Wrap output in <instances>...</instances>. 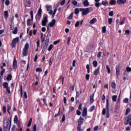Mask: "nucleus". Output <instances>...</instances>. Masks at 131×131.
<instances>
[{
	"label": "nucleus",
	"instance_id": "1",
	"mask_svg": "<svg viewBox=\"0 0 131 131\" xmlns=\"http://www.w3.org/2000/svg\"><path fill=\"white\" fill-rule=\"evenodd\" d=\"M28 49H29V43H27L23 50V57H26L28 55Z\"/></svg>",
	"mask_w": 131,
	"mask_h": 131
},
{
	"label": "nucleus",
	"instance_id": "2",
	"mask_svg": "<svg viewBox=\"0 0 131 131\" xmlns=\"http://www.w3.org/2000/svg\"><path fill=\"white\" fill-rule=\"evenodd\" d=\"M83 120H84V119L83 118H81V117H80V118L78 120V126H77V129L78 131H83L82 129L81 128V126H80L82 125V124H83Z\"/></svg>",
	"mask_w": 131,
	"mask_h": 131
},
{
	"label": "nucleus",
	"instance_id": "3",
	"mask_svg": "<svg viewBox=\"0 0 131 131\" xmlns=\"http://www.w3.org/2000/svg\"><path fill=\"white\" fill-rule=\"evenodd\" d=\"M79 11L82 12V16H86L89 13H91L92 11H90V8H79Z\"/></svg>",
	"mask_w": 131,
	"mask_h": 131
},
{
	"label": "nucleus",
	"instance_id": "4",
	"mask_svg": "<svg viewBox=\"0 0 131 131\" xmlns=\"http://www.w3.org/2000/svg\"><path fill=\"white\" fill-rule=\"evenodd\" d=\"M19 41H20V39L19 38V37L13 38L11 43L12 48H16V45H17V43H18Z\"/></svg>",
	"mask_w": 131,
	"mask_h": 131
},
{
	"label": "nucleus",
	"instance_id": "5",
	"mask_svg": "<svg viewBox=\"0 0 131 131\" xmlns=\"http://www.w3.org/2000/svg\"><path fill=\"white\" fill-rule=\"evenodd\" d=\"M50 42V38L49 36H47L46 39L45 41L42 50H44L46 51L47 50V48H48V46H49V43Z\"/></svg>",
	"mask_w": 131,
	"mask_h": 131
},
{
	"label": "nucleus",
	"instance_id": "6",
	"mask_svg": "<svg viewBox=\"0 0 131 131\" xmlns=\"http://www.w3.org/2000/svg\"><path fill=\"white\" fill-rule=\"evenodd\" d=\"M9 128H11V125L12 124V117H10V119H7L6 122L5 123L4 126L9 127Z\"/></svg>",
	"mask_w": 131,
	"mask_h": 131
},
{
	"label": "nucleus",
	"instance_id": "7",
	"mask_svg": "<svg viewBox=\"0 0 131 131\" xmlns=\"http://www.w3.org/2000/svg\"><path fill=\"white\" fill-rule=\"evenodd\" d=\"M110 117V113L109 112V101L108 98L106 99V118Z\"/></svg>",
	"mask_w": 131,
	"mask_h": 131
},
{
	"label": "nucleus",
	"instance_id": "8",
	"mask_svg": "<svg viewBox=\"0 0 131 131\" xmlns=\"http://www.w3.org/2000/svg\"><path fill=\"white\" fill-rule=\"evenodd\" d=\"M131 121V114L128 115L127 117H126L125 121L124 122V124L125 125H127Z\"/></svg>",
	"mask_w": 131,
	"mask_h": 131
},
{
	"label": "nucleus",
	"instance_id": "9",
	"mask_svg": "<svg viewBox=\"0 0 131 131\" xmlns=\"http://www.w3.org/2000/svg\"><path fill=\"white\" fill-rule=\"evenodd\" d=\"M24 6L25 8H30L31 7V2L30 1V0L25 1Z\"/></svg>",
	"mask_w": 131,
	"mask_h": 131
},
{
	"label": "nucleus",
	"instance_id": "10",
	"mask_svg": "<svg viewBox=\"0 0 131 131\" xmlns=\"http://www.w3.org/2000/svg\"><path fill=\"white\" fill-rule=\"evenodd\" d=\"M17 59H16L15 57H14L13 61V69H14V70H16V69H17Z\"/></svg>",
	"mask_w": 131,
	"mask_h": 131
},
{
	"label": "nucleus",
	"instance_id": "11",
	"mask_svg": "<svg viewBox=\"0 0 131 131\" xmlns=\"http://www.w3.org/2000/svg\"><path fill=\"white\" fill-rule=\"evenodd\" d=\"M82 116L83 117H85L86 116H88V108L84 107L83 110V111L82 112Z\"/></svg>",
	"mask_w": 131,
	"mask_h": 131
},
{
	"label": "nucleus",
	"instance_id": "12",
	"mask_svg": "<svg viewBox=\"0 0 131 131\" xmlns=\"http://www.w3.org/2000/svg\"><path fill=\"white\" fill-rule=\"evenodd\" d=\"M48 23V16H45L42 20V26H46Z\"/></svg>",
	"mask_w": 131,
	"mask_h": 131
},
{
	"label": "nucleus",
	"instance_id": "13",
	"mask_svg": "<svg viewBox=\"0 0 131 131\" xmlns=\"http://www.w3.org/2000/svg\"><path fill=\"white\" fill-rule=\"evenodd\" d=\"M116 76L117 78H118V77L119 76L120 74V67H116Z\"/></svg>",
	"mask_w": 131,
	"mask_h": 131
},
{
	"label": "nucleus",
	"instance_id": "14",
	"mask_svg": "<svg viewBox=\"0 0 131 131\" xmlns=\"http://www.w3.org/2000/svg\"><path fill=\"white\" fill-rule=\"evenodd\" d=\"M98 74H100V67H98V68L94 71L93 74L94 76H98Z\"/></svg>",
	"mask_w": 131,
	"mask_h": 131
},
{
	"label": "nucleus",
	"instance_id": "15",
	"mask_svg": "<svg viewBox=\"0 0 131 131\" xmlns=\"http://www.w3.org/2000/svg\"><path fill=\"white\" fill-rule=\"evenodd\" d=\"M55 24H56V19H53L51 22L49 23V26L50 27H53Z\"/></svg>",
	"mask_w": 131,
	"mask_h": 131
},
{
	"label": "nucleus",
	"instance_id": "16",
	"mask_svg": "<svg viewBox=\"0 0 131 131\" xmlns=\"http://www.w3.org/2000/svg\"><path fill=\"white\" fill-rule=\"evenodd\" d=\"M118 5H124L126 3V0H117Z\"/></svg>",
	"mask_w": 131,
	"mask_h": 131
},
{
	"label": "nucleus",
	"instance_id": "17",
	"mask_svg": "<svg viewBox=\"0 0 131 131\" xmlns=\"http://www.w3.org/2000/svg\"><path fill=\"white\" fill-rule=\"evenodd\" d=\"M56 12H57V9H55L53 12V10H50V11H49L48 13L50 15H52V16H54L55 15H56Z\"/></svg>",
	"mask_w": 131,
	"mask_h": 131
},
{
	"label": "nucleus",
	"instance_id": "18",
	"mask_svg": "<svg viewBox=\"0 0 131 131\" xmlns=\"http://www.w3.org/2000/svg\"><path fill=\"white\" fill-rule=\"evenodd\" d=\"M33 20H32L30 18H29L27 20V26H30L32 24V21Z\"/></svg>",
	"mask_w": 131,
	"mask_h": 131
},
{
	"label": "nucleus",
	"instance_id": "19",
	"mask_svg": "<svg viewBox=\"0 0 131 131\" xmlns=\"http://www.w3.org/2000/svg\"><path fill=\"white\" fill-rule=\"evenodd\" d=\"M8 17H9V11H5L4 12V18L6 20H7Z\"/></svg>",
	"mask_w": 131,
	"mask_h": 131
},
{
	"label": "nucleus",
	"instance_id": "20",
	"mask_svg": "<svg viewBox=\"0 0 131 131\" xmlns=\"http://www.w3.org/2000/svg\"><path fill=\"white\" fill-rule=\"evenodd\" d=\"M84 2H83V5L84 7H89L90 6V3H89V0H84Z\"/></svg>",
	"mask_w": 131,
	"mask_h": 131
},
{
	"label": "nucleus",
	"instance_id": "21",
	"mask_svg": "<svg viewBox=\"0 0 131 131\" xmlns=\"http://www.w3.org/2000/svg\"><path fill=\"white\" fill-rule=\"evenodd\" d=\"M41 13H42V10H41V7L39 8L37 12V15L40 18L41 17Z\"/></svg>",
	"mask_w": 131,
	"mask_h": 131
},
{
	"label": "nucleus",
	"instance_id": "22",
	"mask_svg": "<svg viewBox=\"0 0 131 131\" xmlns=\"http://www.w3.org/2000/svg\"><path fill=\"white\" fill-rule=\"evenodd\" d=\"M96 22H97V18L96 17H94L90 20V24H95Z\"/></svg>",
	"mask_w": 131,
	"mask_h": 131
},
{
	"label": "nucleus",
	"instance_id": "23",
	"mask_svg": "<svg viewBox=\"0 0 131 131\" xmlns=\"http://www.w3.org/2000/svg\"><path fill=\"white\" fill-rule=\"evenodd\" d=\"M53 61H54V56H51L49 59V66H52V64H53Z\"/></svg>",
	"mask_w": 131,
	"mask_h": 131
},
{
	"label": "nucleus",
	"instance_id": "24",
	"mask_svg": "<svg viewBox=\"0 0 131 131\" xmlns=\"http://www.w3.org/2000/svg\"><path fill=\"white\" fill-rule=\"evenodd\" d=\"M110 5H111V6H114L115 5H116V1L110 0Z\"/></svg>",
	"mask_w": 131,
	"mask_h": 131
},
{
	"label": "nucleus",
	"instance_id": "25",
	"mask_svg": "<svg viewBox=\"0 0 131 131\" xmlns=\"http://www.w3.org/2000/svg\"><path fill=\"white\" fill-rule=\"evenodd\" d=\"M3 86L4 89H7V88H9V83L7 82H5L3 84Z\"/></svg>",
	"mask_w": 131,
	"mask_h": 131
},
{
	"label": "nucleus",
	"instance_id": "26",
	"mask_svg": "<svg viewBox=\"0 0 131 131\" xmlns=\"http://www.w3.org/2000/svg\"><path fill=\"white\" fill-rule=\"evenodd\" d=\"M106 69L107 71L108 74H110V73H111V70L110 69V67L108 64L106 66Z\"/></svg>",
	"mask_w": 131,
	"mask_h": 131
},
{
	"label": "nucleus",
	"instance_id": "27",
	"mask_svg": "<svg viewBox=\"0 0 131 131\" xmlns=\"http://www.w3.org/2000/svg\"><path fill=\"white\" fill-rule=\"evenodd\" d=\"M60 111H61V107H59L58 113L56 114L54 116V118H56V117H59V116H60Z\"/></svg>",
	"mask_w": 131,
	"mask_h": 131
},
{
	"label": "nucleus",
	"instance_id": "28",
	"mask_svg": "<svg viewBox=\"0 0 131 131\" xmlns=\"http://www.w3.org/2000/svg\"><path fill=\"white\" fill-rule=\"evenodd\" d=\"M94 96H95V94L90 96V103H91V104L94 103Z\"/></svg>",
	"mask_w": 131,
	"mask_h": 131
},
{
	"label": "nucleus",
	"instance_id": "29",
	"mask_svg": "<svg viewBox=\"0 0 131 131\" xmlns=\"http://www.w3.org/2000/svg\"><path fill=\"white\" fill-rule=\"evenodd\" d=\"M12 33L13 34H17V33H18V27H15L14 28V30L13 31H12Z\"/></svg>",
	"mask_w": 131,
	"mask_h": 131
},
{
	"label": "nucleus",
	"instance_id": "30",
	"mask_svg": "<svg viewBox=\"0 0 131 131\" xmlns=\"http://www.w3.org/2000/svg\"><path fill=\"white\" fill-rule=\"evenodd\" d=\"M46 8L47 12H51V11H52V10H51V9L52 8V6L47 5Z\"/></svg>",
	"mask_w": 131,
	"mask_h": 131
},
{
	"label": "nucleus",
	"instance_id": "31",
	"mask_svg": "<svg viewBox=\"0 0 131 131\" xmlns=\"http://www.w3.org/2000/svg\"><path fill=\"white\" fill-rule=\"evenodd\" d=\"M11 107L10 104L7 105V112L10 115L11 114V112H10V110H11Z\"/></svg>",
	"mask_w": 131,
	"mask_h": 131
},
{
	"label": "nucleus",
	"instance_id": "32",
	"mask_svg": "<svg viewBox=\"0 0 131 131\" xmlns=\"http://www.w3.org/2000/svg\"><path fill=\"white\" fill-rule=\"evenodd\" d=\"M107 32V30L106 29V26H104L102 28V33H106Z\"/></svg>",
	"mask_w": 131,
	"mask_h": 131
},
{
	"label": "nucleus",
	"instance_id": "33",
	"mask_svg": "<svg viewBox=\"0 0 131 131\" xmlns=\"http://www.w3.org/2000/svg\"><path fill=\"white\" fill-rule=\"evenodd\" d=\"M12 74H9L7 76V80L8 81H10L11 80H12Z\"/></svg>",
	"mask_w": 131,
	"mask_h": 131
},
{
	"label": "nucleus",
	"instance_id": "34",
	"mask_svg": "<svg viewBox=\"0 0 131 131\" xmlns=\"http://www.w3.org/2000/svg\"><path fill=\"white\" fill-rule=\"evenodd\" d=\"M111 86L112 89H115V88H116V83H115L114 81L111 83Z\"/></svg>",
	"mask_w": 131,
	"mask_h": 131
},
{
	"label": "nucleus",
	"instance_id": "35",
	"mask_svg": "<svg viewBox=\"0 0 131 131\" xmlns=\"http://www.w3.org/2000/svg\"><path fill=\"white\" fill-rule=\"evenodd\" d=\"M32 118H31L30 119V120H29V121L28 124H27V126H28L29 127L30 126H31V124H32Z\"/></svg>",
	"mask_w": 131,
	"mask_h": 131
},
{
	"label": "nucleus",
	"instance_id": "36",
	"mask_svg": "<svg viewBox=\"0 0 131 131\" xmlns=\"http://www.w3.org/2000/svg\"><path fill=\"white\" fill-rule=\"evenodd\" d=\"M92 64L94 67H97L98 66V61L97 60H94Z\"/></svg>",
	"mask_w": 131,
	"mask_h": 131
},
{
	"label": "nucleus",
	"instance_id": "37",
	"mask_svg": "<svg viewBox=\"0 0 131 131\" xmlns=\"http://www.w3.org/2000/svg\"><path fill=\"white\" fill-rule=\"evenodd\" d=\"M95 105L92 106L90 108V109H89L90 112H93L94 111V110H95Z\"/></svg>",
	"mask_w": 131,
	"mask_h": 131
},
{
	"label": "nucleus",
	"instance_id": "38",
	"mask_svg": "<svg viewBox=\"0 0 131 131\" xmlns=\"http://www.w3.org/2000/svg\"><path fill=\"white\" fill-rule=\"evenodd\" d=\"M112 100L113 102H116V100H117V96L114 95L112 96Z\"/></svg>",
	"mask_w": 131,
	"mask_h": 131
},
{
	"label": "nucleus",
	"instance_id": "39",
	"mask_svg": "<svg viewBox=\"0 0 131 131\" xmlns=\"http://www.w3.org/2000/svg\"><path fill=\"white\" fill-rule=\"evenodd\" d=\"M129 112H130V108L129 107H128L126 110L125 115H128Z\"/></svg>",
	"mask_w": 131,
	"mask_h": 131
},
{
	"label": "nucleus",
	"instance_id": "40",
	"mask_svg": "<svg viewBox=\"0 0 131 131\" xmlns=\"http://www.w3.org/2000/svg\"><path fill=\"white\" fill-rule=\"evenodd\" d=\"M101 4L99 2H96L95 3V6L96 8H100V6H101Z\"/></svg>",
	"mask_w": 131,
	"mask_h": 131
},
{
	"label": "nucleus",
	"instance_id": "41",
	"mask_svg": "<svg viewBox=\"0 0 131 131\" xmlns=\"http://www.w3.org/2000/svg\"><path fill=\"white\" fill-rule=\"evenodd\" d=\"M79 11H80V10H79V9L76 8L75 9V15H78V14H79Z\"/></svg>",
	"mask_w": 131,
	"mask_h": 131
},
{
	"label": "nucleus",
	"instance_id": "42",
	"mask_svg": "<svg viewBox=\"0 0 131 131\" xmlns=\"http://www.w3.org/2000/svg\"><path fill=\"white\" fill-rule=\"evenodd\" d=\"M20 96L21 97H22V96H23V86H22V85H20Z\"/></svg>",
	"mask_w": 131,
	"mask_h": 131
},
{
	"label": "nucleus",
	"instance_id": "43",
	"mask_svg": "<svg viewBox=\"0 0 131 131\" xmlns=\"http://www.w3.org/2000/svg\"><path fill=\"white\" fill-rule=\"evenodd\" d=\"M36 72H42V69L40 68H37L36 69Z\"/></svg>",
	"mask_w": 131,
	"mask_h": 131
},
{
	"label": "nucleus",
	"instance_id": "44",
	"mask_svg": "<svg viewBox=\"0 0 131 131\" xmlns=\"http://www.w3.org/2000/svg\"><path fill=\"white\" fill-rule=\"evenodd\" d=\"M73 12L71 13L69 16L67 18L69 20H71L73 18Z\"/></svg>",
	"mask_w": 131,
	"mask_h": 131
},
{
	"label": "nucleus",
	"instance_id": "45",
	"mask_svg": "<svg viewBox=\"0 0 131 131\" xmlns=\"http://www.w3.org/2000/svg\"><path fill=\"white\" fill-rule=\"evenodd\" d=\"M71 36H69L67 40V45L69 46V44L70 43V41H71Z\"/></svg>",
	"mask_w": 131,
	"mask_h": 131
},
{
	"label": "nucleus",
	"instance_id": "46",
	"mask_svg": "<svg viewBox=\"0 0 131 131\" xmlns=\"http://www.w3.org/2000/svg\"><path fill=\"white\" fill-rule=\"evenodd\" d=\"M53 44H51L49 46V47L48 48V51L49 52H51V51H52V50L53 49Z\"/></svg>",
	"mask_w": 131,
	"mask_h": 131
},
{
	"label": "nucleus",
	"instance_id": "47",
	"mask_svg": "<svg viewBox=\"0 0 131 131\" xmlns=\"http://www.w3.org/2000/svg\"><path fill=\"white\" fill-rule=\"evenodd\" d=\"M17 121H18V116L15 115L14 119V123H17Z\"/></svg>",
	"mask_w": 131,
	"mask_h": 131
},
{
	"label": "nucleus",
	"instance_id": "48",
	"mask_svg": "<svg viewBox=\"0 0 131 131\" xmlns=\"http://www.w3.org/2000/svg\"><path fill=\"white\" fill-rule=\"evenodd\" d=\"M10 86L6 88V92H7V93H8V94L9 95H10V94H11V90H10Z\"/></svg>",
	"mask_w": 131,
	"mask_h": 131
},
{
	"label": "nucleus",
	"instance_id": "49",
	"mask_svg": "<svg viewBox=\"0 0 131 131\" xmlns=\"http://www.w3.org/2000/svg\"><path fill=\"white\" fill-rule=\"evenodd\" d=\"M3 113H7V107H6V106H4L3 107Z\"/></svg>",
	"mask_w": 131,
	"mask_h": 131
},
{
	"label": "nucleus",
	"instance_id": "50",
	"mask_svg": "<svg viewBox=\"0 0 131 131\" xmlns=\"http://www.w3.org/2000/svg\"><path fill=\"white\" fill-rule=\"evenodd\" d=\"M126 71H127V72H131V68L129 67H127L126 68Z\"/></svg>",
	"mask_w": 131,
	"mask_h": 131
},
{
	"label": "nucleus",
	"instance_id": "51",
	"mask_svg": "<svg viewBox=\"0 0 131 131\" xmlns=\"http://www.w3.org/2000/svg\"><path fill=\"white\" fill-rule=\"evenodd\" d=\"M101 5H102L103 6H108V2L102 1Z\"/></svg>",
	"mask_w": 131,
	"mask_h": 131
},
{
	"label": "nucleus",
	"instance_id": "52",
	"mask_svg": "<svg viewBox=\"0 0 131 131\" xmlns=\"http://www.w3.org/2000/svg\"><path fill=\"white\" fill-rule=\"evenodd\" d=\"M31 15V20H33V11L31 10L30 11Z\"/></svg>",
	"mask_w": 131,
	"mask_h": 131
},
{
	"label": "nucleus",
	"instance_id": "53",
	"mask_svg": "<svg viewBox=\"0 0 131 131\" xmlns=\"http://www.w3.org/2000/svg\"><path fill=\"white\" fill-rule=\"evenodd\" d=\"M40 40H39V39H38V40L36 42L37 43V48H39L40 47Z\"/></svg>",
	"mask_w": 131,
	"mask_h": 131
},
{
	"label": "nucleus",
	"instance_id": "54",
	"mask_svg": "<svg viewBox=\"0 0 131 131\" xmlns=\"http://www.w3.org/2000/svg\"><path fill=\"white\" fill-rule=\"evenodd\" d=\"M5 72H6V69H3L1 71L0 74L1 76H3V75H4V73H5Z\"/></svg>",
	"mask_w": 131,
	"mask_h": 131
},
{
	"label": "nucleus",
	"instance_id": "55",
	"mask_svg": "<svg viewBox=\"0 0 131 131\" xmlns=\"http://www.w3.org/2000/svg\"><path fill=\"white\" fill-rule=\"evenodd\" d=\"M70 111L71 112H73L74 111V107L71 106L69 108Z\"/></svg>",
	"mask_w": 131,
	"mask_h": 131
},
{
	"label": "nucleus",
	"instance_id": "56",
	"mask_svg": "<svg viewBox=\"0 0 131 131\" xmlns=\"http://www.w3.org/2000/svg\"><path fill=\"white\" fill-rule=\"evenodd\" d=\"M76 113H77V115H78V116H80V115H81V112H80V111L77 110L76 111Z\"/></svg>",
	"mask_w": 131,
	"mask_h": 131
},
{
	"label": "nucleus",
	"instance_id": "57",
	"mask_svg": "<svg viewBox=\"0 0 131 131\" xmlns=\"http://www.w3.org/2000/svg\"><path fill=\"white\" fill-rule=\"evenodd\" d=\"M108 15L111 17H112V16H113V15H114V11H110L108 13Z\"/></svg>",
	"mask_w": 131,
	"mask_h": 131
},
{
	"label": "nucleus",
	"instance_id": "58",
	"mask_svg": "<svg viewBox=\"0 0 131 131\" xmlns=\"http://www.w3.org/2000/svg\"><path fill=\"white\" fill-rule=\"evenodd\" d=\"M60 41H61V40L60 39H58L57 40L55 41L53 43L55 45H58V43H59L60 42Z\"/></svg>",
	"mask_w": 131,
	"mask_h": 131
},
{
	"label": "nucleus",
	"instance_id": "59",
	"mask_svg": "<svg viewBox=\"0 0 131 131\" xmlns=\"http://www.w3.org/2000/svg\"><path fill=\"white\" fill-rule=\"evenodd\" d=\"M72 4L74 5V6H77V2L75 0H74L72 2Z\"/></svg>",
	"mask_w": 131,
	"mask_h": 131
},
{
	"label": "nucleus",
	"instance_id": "60",
	"mask_svg": "<svg viewBox=\"0 0 131 131\" xmlns=\"http://www.w3.org/2000/svg\"><path fill=\"white\" fill-rule=\"evenodd\" d=\"M112 21H113V20L112 19V18H108V24H112Z\"/></svg>",
	"mask_w": 131,
	"mask_h": 131
},
{
	"label": "nucleus",
	"instance_id": "61",
	"mask_svg": "<svg viewBox=\"0 0 131 131\" xmlns=\"http://www.w3.org/2000/svg\"><path fill=\"white\" fill-rule=\"evenodd\" d=\"M102 57V52H99L97 55V58H101Z\"/></svg>",
	"mask_w": 131,
	"mask_h": 131
},
{
	"label": "nucleus",
	"instance_id": "62",
	"mask_svg": "<svg viewBox=\"0 0 131 131\" xmlns=\"http://www.w3.org/2000/svg\"><path fill=\"white\" fill-rule=\"evenodd\" d=\"M80 22L79 21H77L76 24H75V27H78V26H79V24H80Z\"/></svg>",
	"mask_w": 131,
	"mask_h": 131
},
{
	"label": "nucleus",
	"instance_id": "63",
	"mask_svg": "<svg viewBox=\"0 0 131 131\" xmlns=\"http://www.w3.org/2000/svg\"><path fill=\"white\" fill-rule=\"evenodd\" d=\"M85 78L87 80H90V74H88L85 75Z\"/></svg>",
	"mask_w": 131,
	"mask_h": 131
},
{
	"label": "nucleus",
	"instance_id": "64",
	"mask_svg": "<svg viewBox=\"0 0 131 131\" xmlns=\"http://www.w3.org/2000/svg\"><path fill=\"white\" fill-rule=\"evenodd\" d=\"M5 5L6 6H9L10 5V1L6 0L5 2Z\"/></svg>",
	"mask_w": 131,
	"mask_h": 131
}]
</instances>
